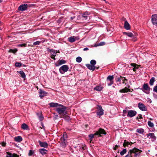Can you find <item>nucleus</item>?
<instances>
[{
	"label": "nucleus",
	"instance_id": "1",
	"mask_svg": "<svg viewBox=\"0 0 157 157\" xmlns=\"http://www.w3.org/2000/svg\"><path fill=\"white\" fill-rule=\"evenodd\" d=\"M106 133L104 129L100 128L98 130L96 131L94 134H90L89 135V137L90 140V142H91L95 136H97L98 137H101L102 136L101 134L106 135Z\"/></svg>",
	"mask_w": 157,
	"mask_h": 157
},
{
	"label": "nucleus",
	"instance_id": "2",
	"mask_svg": "<svg viewBox=\"0 0 157 157\" xmlns=\"http://www.w3.org/2000/svg\"><path fill=\"white\" fill-rule=\"evenodd\" d=\"M66 107L62 105H59L56 108V110L59 115H63L67 114L66 111Z\"/></svg>",
	"mask_w": 157,
	"mask_h": 157
},
{
	"label": "nucleus",
	"instance_id": "3",
	"mask_svg": "<svg viewBox=\"0 0 157 157\" xmlns=\"http://www.w3.org/2000/svg\"><path fill=\"white\" fill-rule=\"evenodd\" d=\"M67 135L66 133L65 132L64 133L63 136L61 137L60 139V146L63 147H66V143L67 139Z\"/></svg>",
	"mask_w": 157,
	"mask_h": 157
},
{
	"label": "nucleus",
	"instance_id": "4",
	"mask_svg": "<svg viewBox=\"0 0 157 157\" xmlns=\"http://www.w3.org/2000/svg\"><path fill=\"white\" fill-rule=\"evenodd\" d=\"M69 69V67L67 65H63L61 67L59 68L60 73L63 74L67 72Z\"/></svg>",
	"mask_w": 157,
	"mask_h": 157
},
{
	"label": "nucleus",
	"instance_id": "5",
	"mask_svg": "<svg viewBox=\"0 0 157 157\" xmlns=\"http://www.w3.org/2000/svg\"><path fill=\"white\" fill-rule=\"evenodd\" d=\"M97 109L98 111L97 112V114L99 117H100L104 114V110L102 108V106L100 105H97Z\"/></svg>",
	"mask_w": 157,
	"mask_h": 157
},
{
	"label": "nucleus",
	"instance_id": "6",
	"mask_svg": "<svg viewBox=\"0 0 157 157\" xmlns=\"http://www.w3.org/2000/svg\"><path fill=\"white\" fill-rule=\"evenodd\" d=\"M151 21L153 25L157 26V14H154L152 15Z\"/></svg>",
	"mask_w": 157,
	"mask_h": 157
},
{
	"label": "nucleus",
	"instance_id": "7",
	"mask_svg": "<svg viewBox=\"0 0 157 157\" xmlns=\"http://www.w3.org/2000/svg\"><path fill=\"white\" fill-rule=\"evenodd\" d=\"M147 137H148L149 139H151L152 141H155L156 139V137L155 136V134L153 133H149L147 134Z\"/></svg>",
	"mask_w": 157,
	"mask_h": 157
},
{
	"label": "nucleus",
	"instance_id": "8",
	"mask_svg": "<svg viewBox=\"0 0 157 157\" xmlns=\"http://www.w3.org/2000/svg\"><path fill=\"white\" fill-rule=\"evenodd\" d=\"M143 89L147 91V92H145V91H143L144 92L146 93V94H149L150 93V88L148 84L147 83H144L143 86Z\"/></svg>",
	"mask_w": 157,
	"mask_h": 157
},
{
	"label": "nucleus",
	"instance_id": "9",
	"mask_svg": "<svg viewBox=\"0 0 157 157\" xmlns=\"http://www.w3.org/2000/svg\"><path fill=\"white\" fill-rule=\"evenodd\" d=\"M138 107L142 111H146L147 110V108L144 104L140 102L138 103Z\"/></svg>",
	"mask_w": 157,
	"mask_h": 157
},
{
	"label": "nucleus",
	"instance_id": "10",
	"mask_svg": "<svg viewBox=\"0 0 157 157\" xmlns=\"http://www.w3.org/2000/svg\"><path fill=\"white\" fill-rule=\"evenodd\" d=\"M28 5L27 4H24L21 5L18 8L19 10L23 11L27 10Z\"/></svg>",
	"mask_w": 157,
	"mask_h": 157
},
{
	"label": "nucleus",
	"instance_id": "11",
	"mask_svg": "<svg viewBox=\"0 0 157 157\" xmlns=\"http://www.w3.org/2000/svg\"><path fill=\"white\" fill-rule=\"evenodd\" d=\"M137 114V112L136 111L130 110L128 111V113L127 115L128 117H132L135 116Z\"/></svg>",
	"mask_w": 157,
	"mask_h": 157
},
{
	"label": "nucleus",
	"instance_id": "12",
	"mask_svg": "<svg viewBox=\"0 0 157 157\" xmlns=\"http://www.w3.org/2000/svg\"><path fill=\"white\" fill-rule=\"evenodd\" d=\"M39 94V97L41 98L43 97L46 96L47 93L43 90L41 89H40Z\"/></svg>",
	"mask_w": 157,
	"mask_h": 157
},
{
	"label": "nucleus",
	"instance_id": "13",
	"mask_svg": "<svg viewBox=\"0 0 157 157\" xmlns=\"http://www.w3.org/2000/svg\"><path fill=\"white\" fill-rule=\"evenodd\" d=\"M57 62L58 63H56L55 64L56 67H58L60 65L66 63V61L63 59H59Z\"/></svg>",
	"mask_w": 157,
	"mask_h": 157
},
{
	"label": "nucleus",
	"instance_id": "14",
	"mask_svg": "<svg viewBox=\"0 0 157 157\" xmlns=\"http://www.w3.org/2000/svg\"><path fill=\"white\" fill-rule=\"evenodd\" d=\"M124 27L125 29L127 30L130 29V25L127 21L125 18H124Z\"/></svg>",
	"mask_w": 157,
	"mask_h": 157
},
{
	"label": "nucleus",
	"instance_id": "15",
	"mask_svg": "<svg viewBox=\"0 0 157 157\" xmlns=\"http://www.w3.org/2000/svg\"><path fill=\"white\" fill-rule=\"evenodd\" d=\"M38 143L41 147L46 148L48 146V144L46 142H41L39 140Z\"/></svg>",
	"mask_w": 157,
	"mask_h": 157
},
{
	"label": "nucleus",
	"instance_id": "16",
	"mask_svg": "<svg viewBox=\"0 0 157 157\" xmlns=\"http://www.w3.org/2000/svg\"><path fill=\"white\" fill-rule=\"evenodd\" d=\"M86 67L90 70L94 71L96 68L95 66L89 64H86Z\"/></svg>",
	"mask_w": 157,
	"mask_h": 157
},
{
	"label": "nucleus",
	"instance_id": "17",
	"mask_svg": "<svg viewBox=\"0 0 157 157\" xmlns=\"http://www.w3.org/2000/svg\"><path fill=\"white\" fill-rule=\"evenodd\" d=\"M90 13L87 12H86L82 14V17H84L85 19L86 20L87 19L88 16L89 15Z\"/></svg>",
	"mask_w": 157,
	"mask_h": 157
},
{
	"label": "nucleus",
	"instance_id": "18",
	"mask_svg": "<svg viewBox=\"0 0 157 157\" xmlns=\"http://www.w3.org/2000/svg\"><path fill=\"white\" fill-rule=\"evenodd\" d=\"M14 139L15 141L19 142H20L22 140V138L20 136L15 137Z\"/></svg>",
	"mask_w": 157,
	"mask_h": 157
},
{
	"label": "nucleus",
	"instance_id": "19",
	"mask_svg": "<svg viewBox=\"0 0 157 157\" xmlns=\"http://www.w3.org/2000/svg\"><path fill=\"white\" fill-rule=\"evenodd\" d=\"M48 151L44 148H42L39 149V152L42 155H45L47 154L46 152Z\"/></svg>",
	"mask_w": 157,
	"mask_h": 157
},
{
	"label": "nucleus",
	"instance_id": "20",
	"mask_svg": "<svg viewBox=\"0 0 157 157\" xmlns=\"http://www.w3.org/2000/svg\"><path fill=\"white\" fill-rule=\"evenodd\" d=\"M49 105L51 107H56L57 108L59 105L58 103L51 102L49 103Z\"/></svg>",
	"mask_w": 157,
	"mask_h": 157
},
{
	"label": "nucleus",
	"instance_id": "21",
	"mask_svg": "<svg viewBox=\"0 0 157 157\" xmlns=\"http://www.w3.org/2000/svg\"><path fill=\"white\" fill-rule=\"evenodd\" d=\"M123 34L127 36H128L130 37H132L133 36V34L129 32H123Z\"/></svg>",
	"mask_w": 157,
	"mask_h": 157
},
{
	"label": "nucleus",
	"instance_id": "22",
	"mask_svg": "<svg viewBox=\"0 0 157 157\" xmlns=\"http://www.w3.org/2000/svg\"><path fill=\"white\" fill-rule=\"evenodd\" d=\"M19 73L21 75V77L23 78L26 77V75L24 72L22 71H18Z\"/></svg>",
	"mask_w": 157,
	"mask_h": 157
},
{
	"label": "nucleus",
	"instance_id": "23",
	"mask_svg": "<svg viewBox=\"0 0 157 157\" xmlns=\"http://www.w3.org/2000/svg\"><path fill=\"white\" fill-rule=\"evenodd\" d=\"M21 128L24 130H27L28 128V126L27 124L24 123L21 125Z\"/></svg>",
	"mask_w": 157,
	"mask_h": 157
},
{
	"label": "nucleus",
	"instance_id": "24",
	"mask_svg": "<svg viewBox=\"0 0 157 157\" xmlns=\"http://www.w3.org/2000/svg\"><path fill=\"white\" fill-rule=\"evenodd\" d=\"M129 89H128L126 87H125L124 89L120 90L119 91L120 93H125L128 92Z\"/></svg>",
	"mask_w": 157,
	"mask_h": 157
},
{
	"label": "nucleus",
	"instance_id": "25",
	"mask_svg": "<svg viewBox=\"0 0 157 157\" xmlns=\"http://www.w3.org/2000/svg\"><path fill=\"white\" fill-rule=\"evenodd\" d=\"M130 144V143L127 141L126 140H124L123 144V146L124 147H128V145Z\"/></svg>",
	"mask_w": 157,
	"mask_h": 157
},
{
	"label": "nucleus",
	"instance_id": "26",
	"mask_svg": "<svg viewBox=\"0 0 157 157\" xmlns=\"http://www.w3.org/2000/svg\"><path fill=\"white\" fill-rule=\"evenodd\" d=\"M155 81V78L153 77L151 78L149 81V84L150 86H152Z\"/></svg>",
	"mask_w": 157,
	"mask_h": 157
},
{
	"label": "nucleus",
	"instance_id": "27",
	"mask_svg": "<svg viewBox=\"0 0 157 157\" xmlns=\"http://www.w3.org/2000/svg\"><path fill=\"white\" fill-rule=\"evenodd\" d=\"M102 88L103 87L100 86H97L94 88V90L98 91H100Z\"/></svg>",
	"mask_w": 157,
	"mask_h": 157
},
{
	"label": "nucleus",
	"instance_id": "28",
	"mask_svg": "<svg viewBox=\"0 0 157 157\" xmlns=\"http://www.w3.org/2000/svg\"><path fill=\"white\" fill-rule=\"evenodd\" d=\"M68 40L71 43H73L75 41V40L74 37V36L68 38Z\"/></svg>",
	"mask_w": 157,
	"mask_h": 157
},
{
	"label": "nucleus",
	"instance_id": "29",
	"mask_svg": "<svg viewBox=\"0 0 157 157\" xmlns=\"http://www.w3.org/2000/svg\"><path fill=\"white\" fill-rule=\"evenodd\" d=\"M114 78L113 75H109L107 78V80H109V81H113V80Z\"/></svg>",
	"mask_w": 157,
	"mask_h": 157
},
{
	"label": "nucleus",
	"instance_id": "30",
	"mask_svg": "<svg viewBox=\"0 0 157 157\" xmlns=\"http://www.w3.org/2000/svg\"><path fill=\"white\" fill-rule=\"evenodd\" d=\"M65 114H64L63 115V117H62L63 118H64V119H65V120H66L67 121L69 120V119H70L69 117L68 116L65 115Z\"/></svg>",
	"mask_w": 157,
	"mask_h": 157
},
{
	"label": "nucleus",
	"instance_id": "31",
	"mask_svg": "<svg viewBox=\"0 0 157 157\" xmlns=\"http://www.w3.org/2000/svg\"><path fill=\"white\" fill-rule=\"evenodd\" d=\"M136 132L139 133L141 134L143 133L144 132V130L143 128H139L136 129Z\"/></svg>",
	"mask_w": 157,
	"mask_h": 157
},
{
	"label": "nucleus",
	"instance_id": "32",
	"mask_svg": "<svg viewBox=\"0 0 157 157\" xmlns=\"http://www.w3.org/2000/svg\"><path fill=\"white\" fill-rule=\"evenodd\" d=\"M17 51V49H10L9 50L8 52L10 53H13L15 54Z\"/></svg>",
	"mask_w": 157,
	"mask_h": 157
},
{
	"label": "nucleus",
	"instance_id": "33",
	"mask_svg": "<svg viewBox=\"0 0 157 157\" xmlns=\"http://www.w3.org/2000/svg\"><path fill=\"white\" fill-rule=\"evenodd\" d=\"M105 44V42H100L98 44H95L94 45V46L95 47H96L98 46H102V45H104Z\"/></svg>",
	"mask_w": 157,
	"mask_h": 157
},
{
	"label": "nucleus",
	"instance_id": "34",
	"mask_svg": "<svg viewBox=\"0 0 157 157\" xmlns=\"http://www.w3.org/2000/svg\"><path fill=\"white\" fill-rule=\"evenodd\" d=\"M147 124L150 127H152L154 126V124L151 121H148Z\"/></svg>",
	"mask_w": 157,
	"mask_h": 157
},
{
	"label": "nucleus",
	"instance_id": "35",
	"mask_svg": "<svg viewBox=\"0 0 157 157\" xmlns=\"http://www.w3.org/2000/svg\"><path fill=\"white\" fill-rule=\"evenodd\" d=\"M127 152L126 149H124L123 150L120 152V154L121 155H123L126 153Z\"/></svg>",
	"mask_w": 157,
	"mask_h": 157
},
{
	"label": "nucleus",
	"instance_id": "36",
	"mask_svg": "<svg viewBox=\"0 0 157 157\" xmlns=\"http://www.w3.org/2000/svg\"><path fill=\"white\" fill-rule=\"evenodd\" d=\"M22 63L20 62H17L15 63V66L17 67H20L22 65Z\"/></svg>",
	"mask_w": 157,
	"mask_h": 157
},
{
	"label": "nucleus",
	"instance_id": "37",
	"mask_svg": "<svg viewBox=\"0 0 157 157\" xmlns=\"http://www.w3.org/2000/svg\"><path fill=\"white\" fill-rule=\"evenodd\" d=\"M90 63L92 65L95 66V65L96 64V62L95 60L93 59L91 60Z\"/></svg>",
	"mask_w": 157,
	"mask_h": 157
},
{
	"label": "nucleus",
	"instance_id": "38",
	"mask_svg": "<svg viewBox=\"0 0 157 157\" xmlns=\"http://www.w3.org/2000/svg\"><path fill=\"white\" fill-rule=\"evenodd\" d=\"M76 60L77 62L80 63L82 60V59L80 57L78 56L76 58Z\"/></svg>",
	"mask_w": 157,
	"mask_h": 157
},
{
	"label": "nucleus",
	"instance_id": "39",
	"mask_svg": "<svg viewBox=\"0 0 157 157\" xmlns=\"http://www.w3.org/2000/svg\"><path fill=\"white\" fill-rule=\"evenodd\" d=\"M37 115L38 116L39 120L40 121H42L44 119V117L41 114L40 115L39 113H37Z\"/></svg>",
	"mask_w": 157,
	"mask_h": 157
},
{
	"label": "nucleus",
	"instance_id": "40",
	"mask_svg": "<svg viewBox=\"0 0 157 157\" xmlns=\"http://www.w3.org/2000/svg\"><path fill=\"white\" fill-rule=\"evenodd\" d=\"M34 153V151L32 150H30L28 154L29 156H32Z\"/></svg>",
	"mask_w": 157,
	"mask_h": 157
},
{
	"label": "nucleus",
	"instance_id": "41",
	"mask_svg": "<svg viewBox=\"0 0 157 157\" xmlns=\"http://www.w3.org/2000/svg\"><path fill=\"white\" fill-rule=\"evenodd\" d=\"M7 154L6 157H12V153L9 152H6Z\"/></svg>",
	"mask_w": 157,
	"mask_h": 157
},
{
	"label": "nucleus",
	"instance_id": "42",
	"mask_svg": "<svg viewBox=\"0 0 157 157\" xmlns=\"http://www.w3.org/2000/svg\"><path fill=\"white\" fill-rule=\"evenodd\" d=\"M27 44H18L17 45L18 47H26V46Z\"/></svg>",
	"mask_w": 157,
	"mask_h": 157
},
{
	"label": "nucleus",
	"instance_id": "43",
	"mask_svg": "<svg viewBox=\"0 0 157 157\" xmlns=\"http://www.w3.org/2000/svg\"><path fill=\"white\" fill-rule=\"evenodd\" d=\"M41 42V41H37L33 43V45H39L40 43Z\"/></svg>",
	"mask_w": 157,
	"mask_h": 157
},
{
	"label": "nucleus",
	"instance_id": "44",
	"mask_svg": "<svg viewBox=\"0 0 157 157\" xmlns=\"http://www.w3.org/2000/svg\"><path fill=\"white\" fill-rule=\"evenodd\" d=\"M143 118L142 115L141 114H139L138 116L136 117V119L138 120V119H141Z\"/></svg>",
	"mask_w": 157,
	"mask_h": 157
},
{
	"label": "nucleus",
	"instance_id": "45",
	"mask_svg": "<svg viewBox=\"0 0 157 157\" xmlns=\"http://www.w3.org/2000/svg\"><path fill=\"white\" fill-rule=\"evenodd\" d=\"M153 91L154 92L157 93V84L154 87Z\"/></svg>",
	"mask_w": 157,
	"mask_h": 157
},
{
	"label": "nucleus",
	"instance_id": "46",
	"mask_svg": "<svg viewBox=\"0 0 157 157\" xmlns=\"http://www.w3.org/2000/svg\"><path fill=\"white\" fill-rule=\"evenodd\" d=\"M121 78H122V80L123 81V83H124V81H127V79H126L125 78L121 76Z\"/></svg>",
	"mask_w": 157,
	"mask_h": 157
},
{
	"label": "nucleus",
	"instance_id": "47",
	"mask_svg": "<svg viewBox=\"0 0 157 157\" xmlns=\"http://www.w3.org/2000/svg\"><path fill=\"white\" fill-rule=\"evenodd\" d=\"M12 157H19V155L13 153L12 154Z\"/></svg>",
	"mask_w": 157,
	"mask_h": 157
},
{
	"label": "nucleus",
	"instance_id": "48",
	"mask_svg": "<svg viewBox=\"0 0 157 157\" xmlns=\"http://www.w3.org/2000/svg\"><path fill=\"white\" fill-rule=\"evenodd\" d=\"M56 56V55H54L52 54V55H51L50 57L52 59L54 60H56V59L55 58V57Z\"/></svg>",
	"mask_w": 157,
	"mask_h": 157
},
{
	"label": "nucleus",
	"instance_id": "49",
	"mask_svg": "<svg viewBox=\"0 0 157 157\" xmlns=\"http://www.w3.org/2000/svg\"><path fill=\"white\" fill-rule=\"evenodd\" d=\"M74 37L75 39V41L79 39V36H74Z\"/></svg>",
	"mask_w": 157,
	"mask_h": 157
},
{
	"label": "nucleus",
	"instance_id": "50",
	"mask_svg": "<svg viewBox=\"0 0 157 157\" xmlns=\"http://www.w3.org/2000/svg\"><path fill=\"white\" fill-rule=\"evenodd\" d=\"M51 55H52V54H53V55H54V54H56L57 53V52H56H56H55V50L54 49H53V50H52V52H51Z\"/></svg>",
	"mask_w": 157,
	"mask_h": 157
},
{
	"label": "nucleus",
	"instance_id": "51",
	"mask_svg": "<svg viewBox=\"0 0 157 157\" xmlns=\"http://www.w3.org/2000/svg\"><path fill=\"white\" fill-rule=\"evenodd\" d=\"M132 64H133L134 65L133 66V67H134V68H133V71H136V68H136L135 67V65H136V64H135L134 63H132L131 65H132Z\"/></svg>",
	"mask_w": 157,
	"mask_h": 157
},
{
	"label": "nucleus",
	"instance_id": "52",
	"mask_svg": "<svg viewBox=\"0 0 157 157\" xmlns=\"http://www.w3.org/2000/svg\"><path fill=\"white\" fill-rule=\"evenodd\" d=\"M121 80H122V78H121V76L120 77H119V78H117V81L120 82L121 81Z\"/></svg>",
	"mask_w": 157,
	"mask_h": 157
},
{
	"label": "nucleus",
	"instance_id": "53",
	"mask_svg": "<svg viewBox=\"0 0 157 157\" xmlns=\"http://www.w3.org/2000/svg\"><path fill=\"white\" fill-rule=\"evenodd\" d=\"M113 81H110L109 83H108V86H110L113 84Z\"/></svg>",
	"mask_w": 157,
	"mask_h": 157
},
{
	"label": "nucleus",
	"instance_id": "54",
	"mask_svg": "<svg viewBox=\"0 0 157 157\" xmlns=\"http://www.w3.org/2000/svg\"><path fill=\"white\" fill-rule=\"evenodd\" d=\"M47 51L50 52H52V50H53V49H50L49 48H47Z\"/></svg>",
	"mask_w": 157,
	"mask_h": 157
},
{
	"label": "nucleus",
	"instance_id": "55",
	"mask_svg": "<svg viewBox=\"0 0 157 157\" xmlns=\"http://www.w3.org/2000/svg\"><path fill=\"white\" fill-rule=\"evenodd\" d=\"M63 19V18H60L58 20V22L59 23H60L62 21V20Z\"/></svg>",
	"mask_w": 157,
	"mask_h": 157
},
{
	"label": "nucleus",
	"instance_id": "56",
	"mask_svg": "<svg viewBox=\"0 0 157 157\" xmlns=\"http://www.w3.org/2000/svg\"><path fill=\"white\" fill-rule=\"evenodd\" d=\"M118 147V146L117 145H115V147L113 148V149L114 150H116L117 149V148Z\"/></svg>",
	"mask_w": 157,
	"mask_h": 157
},
{
	"label": "nucleus",
	"instance_id": "57",
	"mask_svg": "<svg viewBox=\"0 0 157 157\" xmlns=\"http://www.w3.org/2000/svg\"><path fill=\"white\" fill-rule=\"evenodd\" d=\"M6 143H4V142H3L2 144V146L4 147V146H5L6 145Z\"/></svg>",
	"mask_w": 157,
	"mask_h": 157
},
{
	"label": "nucleus",
	"instance_id": "58",
	"mask_svg": "<svg viewBox=\"0 0 157 157\" xmlns=\"http://www.w3.org/2000/svg\"><path fill=\"white\" fill-rule=\"evenodd\" d=\"M89 49L87 48H85L83 49V50L84 51H87Z\"/></svg>",
	"mask_w": 157,
	"mask_h": 157
},
{
	"label": "nucleus",
	"instance_id": "59",
	"mask_svg": "<svg viewBox=\"0 0 157 157\" xmlns=\"http://www.w3.org/2000/svg\"><path fill=\"white\" fill-rule=\"evenodd\" d=\"M127 112V111L126 110H123V113H125Z\"/></svg>",
	"mask_w": 157,
	"mask_h": 157
},
{
	"label": "nucleus",
	"instance_id": "60",
	"mask_svg": "<svg viewBox=\"0 0 157 157\" xmlns=\"http://www.w3.org/2000/svg\"><path fill=\"white\" fill-rule=\"evenodd\" d=\"M75 16H74V17H71V19L72 20H73V19H74L75 18Z\"/></svg>",
	"mask_w": 157,
	"mask_h": 157
},
{
	"label": "nucleus",
	"instance_id": "61",
	"mask_svg": "<svg viewBox=\"0 0 157 157\" xmlns=\"http://www.w3.org/2000/svg\"><path fill=\"white\" fill-rule=\"evenodd\" d=\"M130 142V145H131L132 144H133V143H132V142Z\"/></svg>",
	"mask_w": 157,
	"mask_h": 157
},
{
	"label": "nucleus",
	"instance_id": "62",
	"mask_svg": "<svg viewBox=\"0 0 157 157\" xmlns=\"http://www.w3.org/2000/svg\"><path fill=\"white\" fill-rule=\"evenodd\" d=\"M42 127L44 128V126L43 125V124L42 123Z\"/></svg>",
	"mask_w": 157,
	"mask_h": 157
},
{
	"label": "nucleus",
	"instance_id": "63",
	"mask_svg": "<svg viewBox=\"0 0 157 157\" xmlns=\"http://www.w3.org/2000/svg\"><path fill=\"white\" fill-rule=\"evenodd\" d=\"M3 1V0H0V3H1Z\"/></svg>",
	"mask_w": 157,
	"mask_h": 157
},
{
	"label": "nucleus",
	"instance_id": "64",
	"mask_svg": "<svg viewBox=\"0 0 157 157\" xmlns=\"http://www.w3.org/2000/svg\"><path fill=\"white\" fill-rule=\"evenodd\" d=\"M124 17H123L122 18V20L124 21Z\"/></svg>",
	"mask_w": 157,
	"mask_h": 157
}]
</instances>
